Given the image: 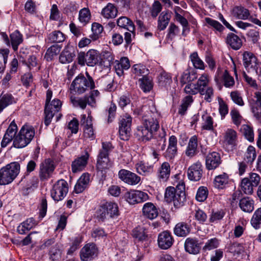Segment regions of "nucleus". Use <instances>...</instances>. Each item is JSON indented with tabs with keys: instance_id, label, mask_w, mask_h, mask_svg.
I'll return each instance as SVG.
<instances>
[{
	"instance_id": "nucleus-44",
	"label": "nucleus",
	"mask_w": 261,
	"mask_h": 261,
	"mask_svg": "<svg viewBox=\"0 0 261 261\" xmlns=\"http://www.w3.org/2000/svg\"><path fill=\"white\" fill-rule=\"evenodd\" d=\"M61 46L58 44H54L49 47L45 55V58L47 61H51L53 58L57 56L61 51Z\"/></svg>"
},
{
	"instance_id": "nucleus-61",
	"label": "nucleus",
	"mask_w": 261,
	"mask_h": 261,
	"mask_svg": "<svg viewBox=\"0 0 261 261\" xmlns=\"http://www.w3.org/2000/svg\"><path fill=\"white\" fill-rule=\"evenodd\" d=\"M230 252L234 254H240L243 250V247L241 244L237 242L230 243L228 247Z\"/></svg>"
},
{
	"instance_id": "nucleus-37",
	"label": "nucleus",
	"mask_w": 261,
	"mask_h": 261,
	"mask_svg": "<svg viewBox=\"0 0 261 261\" xmlns=\"http://www.w3.org/2000/svg\"><path fill=\"white\" fill-rule=\"evenodd\" d=\"M186 251L191 254H197L200 250V247L197 241L194 239L187 238L185 243Z\"/></svg>"
},
{
	"instance_id": "nucleus-28",
	"label": "nucleus",
	"mask_w": 261,
	"mask_h": 261,
	"mask_svg": "<svg viewBox=\"0 0 261 261\" xmlns=\"http://www.w3.org/2000/svg\"><path fill=\"white\" fill-rule=\"evenodd\" d=\"M142 212L144 217L151 220L155 219L159 214L156 206L151 202H147L144 205Z\"/></svg>"
},
{
	"instance_id": "nucleus-17",
	"label": "nucleus",
	"mask_w": 261,
	"mask_h": 261,
	"mask_svg": "<svg viewBox=\"0 0 261 261\" xmlns=\"http://www.w3.org/2000/svg\"><path fill=\"white\" fill-rule=\"evenodd\" d=\"M17 126L13 120L7 129L1 142L2 147H6L12 140H14L15 136L17 135Z\"/></svg>"
},
{
	"instance_id": "nucleus-14",
	"label": "nucleus",
	"mask_w": 261,
	"mask_h": 261,
	"mask_svg": "<svg viewBox=\"0 0 261 261\" xmlns=\"http://www.w3.org/2000/svg\"><path fill=\"white\" fill-rule=\"evenodd\" d=\"M125 198L129 204H135L147 200L149 196L145 192L134 190L127 192L125 194Z\"/></svg>"
},
{
	"instance_id": "nucleus-12",
	"label": "nucleus",
	"mask_w": 261,
	"mask_h": 261,
	"mask_svg": "<svg viewBox=\"0 0 261 261\" xmlns=\"http://www.w3.org/2000/svg\"><path fill=\"white\" fill-rule=\"evenodd\" d=\"M132 117L127 114L123 115L119 122V136L122 140H127L130 134Z\"/></svg>"
},
{
	"instance_id": "nucleus-36",
	"label": "nucleus",
	"mask_w": 261,
	"mask_h": 261,
	"mask_svg": "<svg viewBox=\"0 0 261 261\" xmlns=\"http://www.w3.org/2000/svg\"><path fill=\"white\" fill-rule=\"evenodd\" d=\"M158 83L160 87L168 89L172 83L170 74L165 71L162 72L158 77Z\"/></svg>"
},
{
	"instance_id": "nucleus-46",
	"label": "nucleus",
	"mask_w": 261,
	"mask_h": 261,
	"mask_svg": "<svg viewBox=\"0 0 261 261\" xmlns=\"http://www.w3.org/2000/svg\"><path fill=\"white\" fill-rule=\"evenodd\" d=\"M193 99L192 96L189 95L186 96L182 100V103L179 106L178 113L181 115L185 114L188 107L193 102Z\"/></svg>"
},
{
	"instance_id": "nucleus-33",
	"label": "nucleus",
	"mask_w": 261,
	"mask_h": 261,
	"mask_svg": "<svg viewBox=\"0 0 261 261\" xmlns=\"http://www.w3.org/2000/svg\"><path fill=\"white\" fill-rule=\"evenodd\" d=\"M254 201L250 197H245L240 199L239 206L242 211L246 213H251L254 210Z\"/></svg>"
},
{
	"instance_id": "nucleus-47",
	"label": "nucleus",
	"mask_w": 261,
	"mask_h": 261,
	"mask_svg": "<svg viewBox=\"0 0 261 261\" xmlns=\"http://www.w3.org/2000/svg\"><path fill=\"white\" fill-rule=\"evenodd\" d=\"M48 39L51 42L60 43L65 40V36L60 31H55L48 35Z\"/></svg>"
},
{
	"instance_id": "nucleus-22",
	"label": "nucleus",
	"mask_w": 261,
	"mask_h": 261,
	"mask_svg": "<svg viewBox=\"0 0 261 261\" xmlns=\"http://www.w3.org/2000/svg\"><path fill=\"white\" fill-rule=\"evenodd\" d=\"M238 136L236 130L231 128H228L224 134L223 145L226 147H234L236 145Z\"/></svg>"
},
{
	"instance_id": "nucleus-9",
	"label": "nucleus",
	"mask_w": 261,
	"mask_h": 261,
	"mask_svg": "<svg viewBox=\"0 0 261 261\" xmlns=\"http://www.w3.org/2000/svg\"><path fill=\"white\" fill-rule=\"evenodd\" d=\"M56 165L50 159L44 160L39 166V176L41 180H46L50 178L55 171Z\"/></svg>"
},
{
	"instance_id": "nucleus-18",
	"label": "nucleus",
	"mask_w": 261,
	"mask_h": 261,
	"mask_svg": "<svg viewBox=\"0 0 261 261\" xmlns=\"http://www.w3.org/2000/svg\"><path fill=\"white\" fill-rule=\"evenodd\" d=\"M202 166L199 161L191 165L187 171L189 179L192 181L199 180L202 177Z\"/></svg>"
},
{
	"instance_id": "nucleus-6",
	"label": "nucleus",
	"mask_w": 261,
	"mask_h": 261,
	"mask_svg": "<svg viewBox=\"0 0 261 261\" xmlns=\"http://www.w3.org/2000/svg\"><path fill=\"white\" fill-rule=\"evenodd\" d=\"M68 192L67 181L64 179L58 180L50 190V196L56 202L62 200Z\"/></svg>"
},
{
	"instance_id": "nucleus-58",
	"label": "nucleus",
	"mask_w": 261,
	"mask_h": 261,
	"mask_svg": "<svg viewBox=\"0 0 261 261\" xmlns=\"http://www.w3.org/2000/svg\"><path fill=\"white\" fill-rule=\"evenodd\" d=\"M256 154L255 148L250 145L245 154L244 160L247 163H252L255 160Z\"/></svg>"
},
{
	"instance_id": "nucleus-38",
	"label": "nucleus",
	"mask_w": 261,
	"mask_h": 261,
	"mask_svg": "<svg viewBox=\"0 0 261 261\" xmlns=\"http://www.w3.org/2000/svg\"><path fill=\"white\" fill-rule=\"evenodd\" d=\"M117 9L114 5L109 3L102 9L101 14L102 16L106 19H112L117 16Z\"/></svg>"
},
{
	"instance_id": "nucleus-25",
	"label": "nucleus",
	"mask_w": 261,
	"mask_h": 261,
	"mask_svg": "<svg viewBox=\"0 0 261 261\" xmlns=\"http://www.w3.org/2000/svg\"><path fill=\"white\" fill-rule=\"evenodd\" d=\"M75 57V50L72 46L65 48L59 56V61L62 64L71 63Z\"/></svg>"
},
{
	"instance_id": "nucleus-21",
	"label": "nucleus",
	"mask_w": 261,
	"mask_h": 261,
	"mask_svg": "<svg viewBox=\"0 0 261 261\" xmlns=\"http://www.w3.org/2000/svg\"><path fill=\"white\" fill-rule=\"evenodd\" d=\"M89 158V154L86 151L84 155L75 159L71 164L72 172L77 173L83 171L87 164Z\"/></svg>"
},
{
	"instance_id": "nucleus-53",
	"label": "nucleus",
	"mask_w": 261,
	"mask_h": 261,
	"mask_svg": "<svg viewBox=\"0 0 261 261\" xmlns=\"http://www.w3.org/2000/svg\"><path fill=\"white\" fill-rule=\"evenodd\" d=\"M241 129L247 140L251 142L254 141V133L252 127L247 124H244L241 126Z\"/></svg>"
},
{
	"instance_id": "nucleus-23",
	"label": "nucleus",
	"mask_w": 261,
	"mask_h": 261,
	"mask_svg": "<svg viewBox=\"0 0 261 261\" xmlns=\"http://www.w3.org/2000/svg\"><path fill=\"white\" fill-rule=\"evenodd\" d=\"M221 163L220 154L216 152H213L207 154L206 158V167L208 170H213L219 166Z\"/></svg>"
},
{
	"instance_id": "nucleus-1",
	"label": "nucleus",
	"mask_w": 261,
	"mask_h": 261,
	"mask_svg": "<svg viewBox=\"0 0 261 261\" xmlns=\"http://www.w3.org/2000/svg\"><path fill=\"white\" fill-rule=\"evenodd\" d=\"M87 77L80 74L72 81L70 87L71 92L81 94L86 91L95 87V84L92 77L86 72Z\"/></svg>"
},
{
	"instance_id": "nucleus-19",
	"label": "nucleus",
	"mask_w": 261,
	"mask_h": 261,
	"mask_svg": "<svg viewBox=\"0 0 261 261\" xmlns=\"http://www.w3.org/2000/svg\"><path fill=\"white\" fill-rule=\"evenodd\" d=\"M81 126H83L84 135L85 138L93 140L95 138L94 132L93 128L92 119L91 117H86V115L81 116Z\"/></svg>"
},
{
	"instance_id": "nucleus-34",
	"label": "nucleus",
	"mask_w": 261,
	"mask_h": 261,
	"mask_svg": "<svg viewBox=\"0 0 261 261\" xmlns=\"http://www.w3.org/2000/svg\"><path fill=\"white\" fill-rule=\"evenodd\" d=\"M87 65L89 66H94L100 61L99 53L94 49H90L86 53Z\"/></svg>"
},
{
	"instance_id": "nucleus-5",
	"label": "nucleus",
	"mask_w": 261,
	"mask_h": 261,
	"mask_svg": "<svg viewBox=\"0 0 261 261\" xmlns=\"http://www.w3.org/2000/svg\"><path fill=\"white\" fill-rule=\"evenodd\" d=\"M164 199L168 203L172 202L174 206L178 208L186 201V195L184 192L177 191L173 187H168L165 190Z\"/></svg>"
},
{
	"instance_id": "nucleus-63",
	"label": "nucleus",
	"mask_w": 261,
	"mask_h": 261,
	"mask_svg": "<svg viewBox=\"0 0 261 261\" xmlns=\"http://www.w3.org/2000/svg\"><path fill=\"white\" fill-rule=\"evenodd\" d=\"M208 82L209 78L208 75L206 74H203L201 75L196 84L198 90H199L200 89H202L203 87L204 88L205 87H208L207 84Z\"/></svg>"
},
{
	"instance_id": "nucleus-20",
	"label": "nucleus",
	"mask_w": 261,
	"mask_h": 261,
	"mask_svg": "<svg viewBox=\"0 0 261 261\" xmlns=\"http://www.w3.org/2000/svg\"><path fill=\"white\" fill-rule=\"evenodd\" d=\"M243 61L244 66L247 70L250 71L252 69L256 74H258L257 66L258 64L256 58L253 54L247 51L245 52L243 54Z\"/></svg>"
},
{
	"instance_id": "nucleus-30",
	"label": "nucleus",
	"mask_w": 261,
	"mask_h": 261,
	"mask_svg": "<svg viewBox=\"0 0 261 261\" xmlns=\"http://www.w3.org/2000/svg\"><path fill=\"white\" fill-rule=\"evenodd\" d=\"M111 166L112 163L109 160V156L98 154L96 164L97 170L98 171L101 172V174H103V172H105Z\"/></svg>"
},
{
	"instance_id": "nucleus-49",
	"label": "nucleus",
	"mask_w": 261,
	"mask_h": 261,
	"mask_svg": "<svg viewBox=\"0 0 261 261\" xmlns=\"http://www.w3.org/2000/svg\"><path fill=\"white\" fill-rule=\"evenodd\" d=\"M202 129L206 130H213V118L210 115L204 114L202 116Z\"/></svg>"
},
{
	"instance_id": "nucleus-52",
	"label": "nucleus",
	"mask_w": 261,
	"mask_h": 261,
	"mask_svg": "<svg viewBox=\"0 0 261 261\" xmlns=\"http://www.w3.org/2000/svg\"><path fill=\"white\" fill-rule=\"evenodd\" d=\"M91 19V13L87 8H84L79 12V21L84 25L87 24Z\"/></svg>"
},
{
	"instance_id": "nucleus-7",
	"label": "nucleus",
	"mask_w": 261,
	"mask_h": 261,
	"mask_svg": "<svg viewBox=\"0 0 261 261\" xmlns=\"http://www.w3.org/2000/svg\"><path fill=\"white\" fill-rule=\"evenodd\" d=\"M119 215L118 205L113 202H107L98 210V217L102 220L108 218H114Z\"/></svg>"
},
{
	"instance_id": "nucleus-2",
	"label": "nucleus",
	"mask_w": 261,
	"mask_h": 261,
	"mask_svg": "<svg viewBox=\"0 0 261 261\" xmlns=\"http://www.w3.org/2000/svg\"><path fill=\"white\" fill-rule=\"evenodd\" d=\"M134 113L142 116V124L145 127L154 132L156 131L159 128V122L156 119V113L150 111L148 106H144L136 108L134 110Z\"/></svg>"
},
{
	"instance_id": "nucleus-56",
	"label": "nucleus",
	"mask_w": 261,
	"mask_h": 261,
	"mask_svg": "<svg viewBox=\"0 0 261 261\" xmlns=\"http://www.w3.org/2000/svg\"><path fill=\"white\" fill-rule=\"evenodd\" d=\"M190 59L194 67L199 69H204L203 62L199 58L197 52H194L190 55Z\"/></svg>"
},
{
	"instance_id": "nucleus-35",
	"label": "nucleus",
	"mask_w": 261,
	"mask_h": 261,
	"mask_svg": "<svg viewBox=\"0 0 261 261\" xmlns=\"http://www.w3.org/2000/svg\"><path fill=\"white\" fill-rule=\"evenodd\" d=\"M229 181L228 175L226 173H223L216 176L214 179V184L215 187L219 189H223L228 185Z\"/></svg>"
},
{
	"instance_id": "nucleus-39",
	"label": "nucleus",
	"mask_w": 261,
	"mask_h": 261,
	"mask_svg": "<svg viewBox=\"0 0 261 261\" xmlns=\"http://www.w3.org/2000/svg\"><path fill=\"white\" fill-rule=\"evenodd\" d=\"M190 231L189 225L185 222L177 223L174 228V233L178 237H185L189 233Z\"/></svg>"
},
{
	"instance_id": "nucleus-13",
	"label": "nucleus",
	"mask_w": 261,
	"mask_h": 261,
	"mask_svg": "<svg viewBox=\"0 0 261 261\" xmlns=\"http://www.w3.org/2000/svg\"><path fill=\"white\" fill-rule=\"evenodd\" d=\"M215 81L217 84H220L221 81L226 88H231L234 85V79L228 71L226 70L223 71L219 68L218 69L215 75Z\"/></svg>"
},
{
	"instance_id": "nucleus-62",
	"label": "nucleus",
	"mask_w": 261,
	"mask_h": 261,
	"mask_svg": "<svg viewBox=\"0 0 261 261\" xmlns=\"http://www.w3.org/2000/svg\"><path fill=\"white\" fill-rule=\"evenodd\" d=\"M219 241L218 239L214 238L208 240L205 244L203 249L205 250H211L218 247Z\"/></svg>"
},
{
	"instance_id": "nucleus-64",
	"label": "nucleus",
	"mask_w": 261,
	"mask_h": 261,
	"mask_svg": "<svg viewBox=\"0 0 261 261\" xmlns=\"http://www.w3.org/2000/svg\"><path fill=\"white\" fill-rule=\"evenodd\" d=\"M230 97L232 100L237 105L240 106H243L244 102L241 95V94L237 91L230 93Z\"/></svg>"
},
{
	"instance_id": "nucleus-48",
	"label": "nucleus",
	"mask_w": 261,
	"mask_h": 261,
	"mask_svg": "<svg viewBox=\"0 0 261 261\" xmlns=\"http://www.w3.org/2000/svg\"><path fill=\"white\" fill-rule=\"evenodd\" d=\"M252 226L255 229H258L261 225V207L257 208L254 213L250 221Z\"/></svg>"
},
{
	"instance_id": "nucleus-4",
	"label": "nucleus",
	"mask_w": 261,
	"mask_h": 261,
	"mask_svg": "<svg viewBox=\"0 0 261 261\" xmlns=\"http://www.w3.org/2000/svg\"><path fill=\"white\" fill-rule=\"evenodd\" d=\"M20 171L18 162H12L0 169V185H6L12 182Z\"/></svg>"
},
{
	"instance_id": "nucleus-3",
	"label": "nucleus",
	"mask_w": 261,
	"mask_h": 261,
	"mask_svg": "<svg viewBox=\"0 0 261 261\" xmlns=\"http://www.w3.org/2000/svg\"><path fill=\"white\" fill-rule=\"evenodd\" d=\"M35 134L33 126L29 125H23L13 140L14 147L22 148L27 146L34 138Z\"/></svg>"
},
{
	"instance_id": "nucleus-15",
	"label": "nucleus",
	"mask_w": 261,
	"mask_h": 261,
	"mask_svg": "<svg viewBox=\"0 0 261 261\" xmlns=\"http://www.w3.org/2000/svg\"><path fill=\"white\" fill-rule=\"evenodd\" d=\"M98 249L95 244L89 243L85 245L81 250L80 257L82 261L93 259L97 256Z\"/></svg>"
},
{
	"instance_id": "nucleus-29",
	"label": "nucleus",
	"mask_w": 261,
	"mask_h": 261,
	"mask_svg": "<svg viewBox=\"0 0 261 261\" xmlns=\"http://www.w3.org/2000/svg\"><path fill=\"white\" fill-rule=\"evenodd\" d=\"M198 139L195 135L191 137L185 150L186 155L190 158H193L197 153Z\"/></svg>"
},
{
	"instance_id": "nucleus-40",
	"label": "nucleus",
	"mask_w": 261,
	"mask_h": 261,
	"mask_svg": "<svg viewBox=\"0 0 261 261\" xmlns=\"http://www.w3.org/2000/svg\"><path fill=\"white\" fill-rule=\"evenodd\" d=\"M117 24L120 28L127 29L129 32H133L135 30V25L133 21L127 17H120L117 20Z\"/></svg>"
},
{
	"instance_id": "nucleus-8",
	"label": "nucleus",
	"mask_w": 261,
	"mask_h": 261,
	"mask_svg": "<svg viewBox=\"0 0 261 261\" xmlns=\"http://www.w3.org/2000/svg\"><path fill=\"white\" fill-rule=\"evenodd\" d=\"M231 13L232 15L237 19L242 20L248 19L250 21L261 27V21L255 16H250V13L247 9L241 6L234 7Z\"/></svg>"
},
{
	"instance_id": "nucleus-50",
	"label": "nucleus",
	"mask_w": 261,
	"mask_h": 261,
	"mask_svg": "<svg viewBox=\"0 0 261 261\" xmlns=\"http://www.w3.org/2000/svg\"><path fill=\"white\" fill-rule=\"evenodd\" d=\"M175 17L176 20L182 26V35L186 36V33H189L190 31V29L188 27L189 23L188 20L177 12H175Z\"/></svg>"
},
{
	"instance_id": "nucleus-54",
	"label": "nucleus",
	"mask_w": 261,
	"mask_h": 261,
	"mask_svg": "<svg viewBox=\"0 0 261 261\" xmlns=\"http://www.w3.org/2000/svg\"><path fill=\"white\" fill-rule=\"evenodd\" d=\"M198 92L201 95L204 96L205 100L208 102L212 101L214 96V90L212 87L208 86L204 88L203 87L202 89H200Z\"/></svg>"
},
{
	"instance_id": "nucleus-10",
	"label": "nucleus",
	"mask_w": 261,
	"mask_h": 261,
	"mask_svg": "<svg viewBox=\"0 0 261 261\" xmlns=\"http://www.w3.org/2000/svg\"><path fill=\"white\" fill-rule=\"evenodd\" d=\"M0 35L5 44L8 46H10L11 45L14 51L17 50L18 46L23 42L22 35L17 30L15 31L10 35V41L8 36L6 33L1 32Z\"/></svg>"
},
{
	"instance_id": "nucleus-59",
	"label": "nucleus",
	"mask_w": 261,
	"mask_h": 261,
	"mask_svg": "<svg viewBox=\"0 0 261 261\" xmlns=\"http://www.w3.org/2000/svg\"><path fill=\"white\" fill-rule=\"evenodd\" d=\"M86 99L84 97L77 98L74 96L70 97V101L74 107H80L82 109L86 108L87 106Z\"/></svg>"
},
{
	"instance_id": "nucleus-57",
	"label": "nucleus",
	"mask_w": 261,
	"mask_h": 261,
	"mask_svg": "<svg viewBox=\"0 0 261 261\" xmlns=\"http://www.w3.org/2000/svg\"><path fill=\"white\" fill-rule=\"evenodd\" d=\"M225 213L223 210L213 211L209 218L211 223H217L222 220L224 217Z\"/></svg>"
},
{
	"instance_id": "nucleus-24",
	"label": "nucleus",
	"mask_w": 261,
	"mask_h": 261,
	"mask_svg": "<svg viewBox=\"0 0 261 261\" xmlns=\"http://www.w3.org/2000/svg\"><path fill=\"white\" fill-rule=\"evenodd\" d=\"M173 241L171 234L168 231H163L158 236V244L161 249H168L172 246Z\"/></svg>"
},
{
	"instance_id": "nucleus-26",
	"label": "nucleus",
	"mask_w": 261,
	"mask_h": 261,
	"mask_svg": "<svg viewBox=\"0 0 261 261\" xmlns=\"http://www.w3.org/2000/svg\"><path fill=\"white\" fill-rule=\"evenodd\" d=\"M171 168L168 162H164L159 168L157 177L160 182H165L168 180L170 175Z\"/></svg>"
},
{
	"instance_id": "nucleus-32",
	"label": "nucleus",
	"mask_w": 261,
	"mask_h": 261,
	"mask_svg": "<svg viewBox=\"0 0 261 261\" xmlns=\"http://www.w3.org/2000/svg\"><path fill=\"white\" fill-rule=\"evenodd\" d=\"M137 171L140 174L148 175L153 171V164L140 161L136 164Z\"/></svg>"
},
{
	"instance_id": "nucleus-31",
	"label": "nucleus",
	"mask_w": 261,
	"mask_h": 261,
	"mask_svg": "<svg viewBox=\"0 0 261 261\" xmlns=\"http://www.w3.org/2000/svg\"><path fill=\"white\" fill-rule=\"evenodd\" d=\"M153 132V130H151L150 128L142 125L137 127L136 134L140 140L147 141L152 138Z\"/></svg>"
},
{
	"instance_id": "nucleus-43",
	"label": "nucleus",
	"mask_w": 261,
	"mask_h": 261,
	"mask_svg": "<svg viewBox=\"0 0 261 261\" xmlns=\"http://www.w3.org/2000/svg\"><path fill=\"white\" fill-rule=\"evenodd\" d=\"M170 19V15L167 11H163L160 14L158 19V28L164 30L167 27Z\"/></svg>"
},
{
	"instance_id": "nucleus-55",
	"label": "nucleus",
	"mask_w": 261,
	"mask_h": 261,
	"mask_svg": "<svg viewBox=\"0 0 261 261\" xmlns=\"http://www.w3.org/2000/svg\"><path fill=\"white\" fill-rule=\"evenodd\" d=\"M23 63L25 64L30 70H37L39 69L38 60L37 57L34 55L30 56L27 60L24 61Z\"/></svg>"
},
{
	"instance_id": "nucleus-45",
	"label": "nucleus",
	"mask_w": 261,
	"mask_h": 261,
	"mask_svg": "<svg viewBox=\"0 0 261 261\" xmlns=\"http://www.w3.org/2000/svg\"><path fill=\"white\" fill-rule=\"evenodd\" d=\"M140 87L145 92L150 91L153 88L152 80L147 76H143L139 80Z\"/></svg>"
},
{
	"instance_id": "nucleus-16",
	"label": "nucleus",
	"mask_w": 261,
	"mask_h": 261,
	"mask_svg": "<svg viewBox=\"0 0 261 261\" xmlns=\"http://www.w3.org/2000/svg\"><path fill=\"white\" fill-rule=\"evenodd\" d=\"M118 176L124 182L130 185H136L141 180L140 176L125 169H121L118 172Z\"/></svg>"
},
{
	"instance_id": "nucleus-42",
	"label": "nucleus",
	"mask_w": 261,
	"mask_h": 261,
	"mask_svg": "<svg viewBox=\"0 0 261 261\" xmlns=\"http://www.w3.org/2000/svg\"><path fill=\"white\" fill-rule=\"evenodd\" d=\"M254 186L251 184L248 177H245L240 184L241 191L246 195H252L253 193Z\"/></svg>"
},
{
	"instance_id": "nucleus-60",
	"label": "nucleus",
	"mask_w": 261,
	"mask_h": 261,
	"mask_svg": "<svg viewBox=\"0 0 261 261\" xmlns=\"http://www.w3.org/2000/svg\"><path fill=\"white\" fill-rule=\"evenodd\" d=\"M208 191L207 188L204 187H200L197 192L196 199L199 202L204 201L207 198Z\"/></svg>"
},
{
	"instance_id": "nucleus-41",
	"label": "nucleus",
	"mask_w": 261,
	"mask_h": 261,
	"mask_svg": "<svg viewBox=\"0 0 261 261\" xmlns=\"http://www.w3.org/2000/svg\"><path fill=\"white\" fill-rule=\"evenodd\" d=\"M147 232L146 229L144 227L139 226L133 230L132 236L138 241H144L147 239Z\"/></svg>"
},
{
	"instance_id": "nucleus-51",
	"label": "nucleus",
	"mask_w": 261,
	"mask_h": 261,
	"mask_svg": "<svg viewBox=\"0 0 261 261\" xmlns=\"http://www.w3.org/2000/svg\"><path fill=\"white\" fill-rule=\"evenodd\" d=\"M133 73L135 74L136 76H146L148 74L149 71L146 67L142 64H135L133 66Z\"/></svg>"
},
{
	"instance_id": "nucleus-11",
	"label": "nucleus",
	"mask_w": 261,
	"mask_h": 261,
	"mask_svg": "<svg viewBox=\"0 0 261 261\" xmlns=\"http://www.w3.org/2000/svg\"><path fill=\"white\" fill-rule=\"evenodd\" d=\"M61 105V102L58 99H54L50 103L45 104L44 123L46 126L50 124L53 116L60 111Z\"/></svg>"
},
{
	"instance_id": "nucleus-27",
	"label": "nucleus",
	"mask_w": 261,
	"mask_h": 261,
	"mask_svg": "<svg viewBox=\"0 0 261 261\" xmlns=\"http://www.w3.org/2000/svg\"><path fill=\"white\" fill-rule=\"evenodd\" d=\"M225 42L228 45L234 50L240 49L242 45L241 39L238 35L232 33H229L227 34Z\"/></svg>"
}]
</instances>
